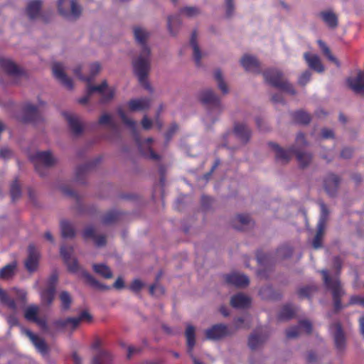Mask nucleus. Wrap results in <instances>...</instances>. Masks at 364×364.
I'll list each match as a JSON object with an SVG mask.
<instances>
[{
    "label": "nucleus",
    "instance_id": "nucleus-1",
    "mask_svg": "<svg viewBox=\"0 0 364 364\" xmlns=\"http://www.w3.org/2000/svg\"><path fill=\"white\" fill-rule=\"evenodd\" d=\"M134 36L139 48V53L132 60L133 70L139 82L146 89H150L146 78L151 70V51L148 43L150 33L144 28L135 27Z\"/></svg>",
    "mask_w": 364,
    "mask_h": 364
},
{
    "label": "nucleus",
    "instance_id": "nucleus-2",
    "mask_svg": "<svg viewBox=\"0 0 364 364\" xmlns=\"http://www.w3.org/2000/svg\"><path fill=\"white\" fill-rule=\"evenodd\" d=\"M321 273L323 275V280L326 287L332 294L336 311L341 310L343 308L341 298L345 294V291L338 279V272H336L333 276H330L326 270H321Z\"/></svg>",
    "mask_w": 364,
    "mask_h": 364
},
{
    "label": "nucleus",
    "instance_id": "nucleus-3",
    "mask_svg": "<svg viewBox=\"0 0 364 364\" xmlns=\"http://www.w3.org/2000/svg\"><path fill=\"white\" fill-rule=\"evenodd\" d=\"M198 99L209 109L208 115L206 117L207 120L210 119L215 122V119L211 116L212 112L219 114L224 109L220 97L212 89L207 88L199 92Z\"/></svg>",
    "mask_w": 364,
    "mask_h": 364
},
{
    "label": "nucleus",
    "instance_id": "nucleus-4",
    "mask_svg": "<svg viewBox=\"0 0 364 364\" xmlns=\"http://www.w3.org/2000/svg\"><path fill=\"white\" fill-rule=\"evenodd\" d=\"M266 82L272 86L277 87L291 95H296V92L293 85L284 77L283 73L277 69H269L263 73Z\"/></svg>",
    "mask_w": 364,
    "mask_h": 364
},
{
    "label": "nucleus",
    "instance_id": "nucleus-5",
    "mask_svg": "<svg viewBox=\"0 0 364 364\" xmlns=\"http://www.w3.org/2000/svg\"><path fill=\"white\" fill-rule=\"evenodd\" d=\"M59 13L65 18L75 20L82 13V7L76 0H58Z\"/></svg>",
    "mask_w": 364,
    "mask_h": 364
},
{
    "label": "nucleus",
    "instance_id": "nucleus-6",
    "mask_svg": "<svg viewBox=\"0 0 364 364\" xmlns=\"http://www.w3.org/2000/svg\"><path fill=\"white\" fill-rule=\"evenodd\" d=\"M58 276L55 272L48 278L45 289L40 291L41 302L44 305H50L55 298Z\"/></svg>",
    "mask_w": 364,
    "mask_h": 364
},
{
    "label": "nucleus",
    "instance_id": "nucleus-7",
    "mask_svg": "<svg viewBox=\"0 0 364 364\" xmlns=\"http://www.w3.org/2000/svg\"><path fill=\"white\" fill-rule=\"evenodd\" d=\"M292 254V250L289 246H283L279 248L276 253L275 257L270 255L258 253L257 259L258 263L262 266L269 265L272 263L273 260L283 259L289 257Z\"/></svg>",
    "mask_w": 364,
    "mask_h": 364
},
{
    "label": "nucleus",
    "instance_id": "nucleus-8",
    "mask_svg": "<svg viewBox=\"0 0 364 364\" xmlns=\"http://www.w3.org/2000/svg\"><path fill=\"white\" fill-rule=\"evenodd\" d=\"M100 64L97 62H95L90 64L86 67L77 65L74 68L73 73L80 80L86 81L87 82H90L92 79L100 73Z\"/></svg>",
    "mask_w": 364,
    "mask_h": 364
},
{
    "label": "nucleus",
    "instance_id": "nucleus-9",
    "mask_svg": "<svg viewBox=\"0 0 364 364\" xmlns=\"http://www.w3.org/2000/svg\"><path fill=\"white\" fill-rule=\"evenodd\" d=\"M341 182L340 176L328 173L323 180V187L326 194L331 198L337 197Z\"/></svg>",
    "mask_w": 364,
    "mask_h": 364
},
{
    "label": "nucleus",
    "instance_id": "nucleus-10",
    "mask_svg": "<svg viewBox=\"0 0 364 364\" xmlns=\"http://www.w3.org/2000/svg\"><path fill=\"white\" fill-rule=\"evenodd\" d=\"M22 113V121L24 122L36 124L43 120L40 107L30 102H26L23 105Z\"/></svg>",
    "mask_w": 364,
    "mask_h": 364
},
{
    "label": "nucleus",
    "instance_id": "nucleus-11",
    "mask_svg": "<svg viewBox=\"0 0 364 364\" xmlns=\"http://www.w3.org/2000/svg\"><path fill=\"white\" fill-rule=\"evenodd\" d=\"M36 169L40 175L43 173L40 171L41 166L51 167L57 163V159L53 156L50 151H38L32 157Z\"/></svg>",
    "mask_w": 364,
    "mask_h": 364
},
{
    "label": "nucleus",
    "instance_id": "nucleus-12",
    "mask_svg": "<svg viewBox=\"0 0 364 364\" xmlns=\"http://www.w3.org/2000/svg\"><path fill=\"white\" fill-rule=\"evenodd\" d=\"M65 69L66 68L63 63H55L52 67L53 74L63 86L68 90H72L73 88V80L66 75Z\"/></svg>",
    "mask_w": 364,
    "mask_h": 364
},
{
    "label": "nucleus",
    "instance_id": "nucleus-13",
    "mask_svg": "<svg viewBox=\"0 0 364 364\" xmlns=\"http://www.w3.org/2000/svg\"><path fill=\"white\" fill-rule=\"evenodd\" d=\"M231 333L228 326L225 324L218 323L205 331V337L208 340H220Z\"/></svg>",
    "mask_w": 364,
    "mask_h": 364
},
{
    "label": "nucleus",
    "instance_id": "nucleus-14",
    "mask_svg": "<svg viewBox=\"0 0 364 364\" xmlns=\"http://www.w3.org/2000/svg\"><path fill=\"white\" fill-rule=\"evenodd\" d=\"M73 252V249L72 247H67L63 245L60 249V255L67 264L69 271L76 272L79 269V266L77 260L71 257Z\"/></svg>",
    "mask_w": 364,
    "mask_h": 364
},
{
    "label": "nucleus",
    "instance_id": "nucleus-15",
    "mask_svg": "<svg viewBox=\"0 0 364 364\" xmlns=\"http://www.w3.org/2000/svg\"><path fill=\"white\" fill-rule=\"evenodd\" d=\"M233 134L241 144H246L250 139L252 132L245 124L237 123L234 126Z\"/></svg>",
    "mask_w": 364,
    "mask_h": 364
},
{
    "label": "nucleus",
    "instance_id": "nucleus-16",
    "mask_svg": "<svg viewBox=\"0 0 364 364\" xmlns=\"http://www.w3.org/2000/svg\"><path fill=\"white\" fill-rule=\"evenodd\" d=\"M330 331L333 336L336 348L339 350H343L346 345V338L341 324L339 323L332 324Z\"/></svg>",
    "mask_w": 364,
    "mask_h": 364
},
{
    "label": "nucleus",
    "instance_id": "nucleus-17",
    "mask_svg": "<svg viewBox=\"0 0 364 364\" xmlns=\"http://www.w3.org/2000/svg\"><path fill=\"white\" fill-rule=\"evenodd\" d=\"M269 145L274 151L276 161L278 163L285 164L289 161L291 153H294V151H292V148H291L289 150H284L282 148H281L278 144L274 142H270Z\"/></svg>",
    "mask_w": 364,
    "mask_h": 364
},
{
    "label": "nucleus",
    "instance_id": "nucleus-18",
    "mask_svg": "<svg viewBox=\"0 0 364 364\" xmlns=\"http://www.w3.org/2000/svg\"><path fill=\"white\" fill-rule=\"evenodd\" d=\"M347 83L355 93L364 95V72L359 71L355 77H349Z\"/></svg>",
    "mask_w": 364,
    "mask_h": 364
},
{
    "label": "nucleus",
    "instance_id": "nucleus-19",
    "mask_svg": "<svg viewBox=\"0 0 364 364\" xmlns=\"http://www.w3.org/2000/svg\"><path fill=\"white\" fill-rule=\"evenodd\" d=\"M28 258L25 262L26 268L29 272H33L36 269L40 257L39 252L36 247L31 244L28 247Z\"/></svg>",
    "mask_w": 364,
    "mask_h": 364
},
{
    "label": "nucleus",
    "instance_id": "nucleus-20",
    "mask_svg": "<svg viewBox=\"0 0 364 364\" xmlns=\"http://www.w3.org/2000/svg\"><path fill=\"white\" fill-rule=\"evenodd\" d=\"M225 281L228 284L237 287H245L250 283L249 278L245 274L239 272L227 274Z\"/></svg>",
    "mask_w": 364,
    "mask_h": 364
},
{
    "label": "nucleus",
    "instance_id": "nucleus-21",
    "mask_svg": "<svg viewBox=\"0 0 364 364\" xmlns=\"http://www.w3.org/2000/svg\"><path fill=\"white\" fill-rule=\"evenodd\" d=\"M78 325L79 319H77L75 317L58 319L52 323V326L58 331L67 328L75 329Z\"/></svg>",
    "mask_w": 364,
    "mask_h": 364
},
{
    "label": "nucleus",
    "instance_id": "nucleus-22",
    "mask_svg": "<svg viewBox=\"0 0 364 364\" xmlns=\"http://www.w3.org/2000/svg\"><path fill=\"white\" fill-rule=\"evenodd\" d=\"M240 63L245 70L252 73H259V63L255 57L245 55L241 58Z\"/></svg>",
    "mask_w": 364,
    "mask_h": 364
},
{
    "label": "nucleus",
    "instance_id": "nucleus-23",
    "mask_svg": "<svg viewBox=\"0 0 364 364\" xmlns=\"http://www.w3.org/2000/svg\"><path fill=\"white\" fill-rule=\"evenodd\" d=\"M251 299L245 294L239 293L232 296L230 304L235 309H245L250 306Z\"/></svg>",
    "mask_w": 364,
    "mask_h": 364
},
{
    "label": "nucleus",
    "instance_id": "nucleus-24",
    "mask_svg": "<svg viewBox=\"0 0 364 364\" xmlns=\"http://www.w3.org/2000/svg\"><path fill=\"white\" fill-rule=\"evenodd\" d=\"M304 58L310 68L320 73L324 71V67L317 55L305 53Z\"/></svg>",
    "mask_w": 364,
    "mask_h": 364
},
{
    "label": "nucleus",
    "instance_id": "nucleus-25",
    "mask_svg": "<svg viewBox=\"0 0 364 364\" xmlns=\"http://www.w3.org/2000/svg\"><path fill=\"white\" fill-rule=\"evenodd\" d=\"M63 116L73 134L77 135L82 133V125L77 116L69 112H64Z\"/></svg>",
    "mask_w": 364,
    "mask_h": 364
},
{
    "label": "nucleus",
    "instance_id": "nucleus-26",
    "mask_svg": "<svg viewBox=\"0 0 364 364\" xmlns=\"http://www.w3.org/2000/svg\"><path fill=\"white\" fill-rule=\"evenodd\" d=\"M190 45L193 49V56L197 66L201 64L202 58L204 53H202L197 41V33L193 31L191 34Z\"/></svg>",
    "mask_w": 364,
    "mask_h": 364
},
{
    "label": "nucleus",
    "instance_id": "nucleus-27",
    "mask_svg": "<svg viewBox=\"0 0 364 364\" xmlns=\"http://www.w3.org/2000/svg\"><path fill=\"white\" fill-rule=\"evenodd\" d=\"M129 108L131 111H142L149 108L151 101L149 98H140L131 100L128 102Z\"/></svg>",
    "mask_w": 364,
    "mask_h": 364
},
{
    "label": "nucleus",
    "instance_id": "nucleus-28",
    "mask_svg": "<svg viewBox=\"0 0 364 364\" xmlns=\"http://www.w3.org/2000/svg\"><path fill=\"white\" fill-rule=\"evenodd\" d=\"M73 358L75 364L81 363V359L76 353L73 354ZM110 360V356L107 352H100L93 358L92 364H109Z\"/></svg>",
    "mask_w": 364,
    "mask_h": 364
},
{
    "label": "nucleus",
    "instance_id": "nucleus-29",
    "mask_svg": "<svg viewBox=\"0 0 364 364\" xmlns=\"http://www.w3.org/2000/svg\"><path fill=\"white\" fill-rule=\"evenodd\" d=\"M267 336L255 332L252 333L248 339V346L252 350L258 349L267 340Z\"/></svg>",
    "mask_w": 364,
    "mask_h": 364
},
{
    "label": "nucleus",
    "instance_id": "nucleus-30",
    "mask_svg": "<svg viewBox=\"0 0 364 364\" xmlns=\"http://www.w3.org/2000/svg\"><path fill=\"white\" fill-rule=\"evenodd\" d=\"M292 151L295 154L299 165L305 168L308 166L312 161V154L309 152L302 151L296 147H292Z\"/></svg>",
    "mask_w": 364,
    "mask_h": 364
},
{
    "label": "nucleus",
    "instance_id": "nucleus-31",
    "mask_svg": "<svg viewBox=\"0 0 364 364\" xmlns=\"http://www.w3.org/2000/svg\"><path fill=\"white\" fill-rule=\"evenodd\" d=\"M213 79L223 95H227L229 92L228 86L225 81L223 74L220 69H215L213 73Z\"/></svg>",
    "mask_w": 364,
    "mask_h": 364
},
{
    "label": "nucleus",
    "instance_id": "nucleus-32",
    "mask_svg": "<svg viewBox=\"0 0 364 364\" xmlns=\"http://www.w3.org/2000/svg\"><path fill=\"white\" fill-rule=\"evenodd\" d=\"M3 69L9 75L18 76L21 75V69L9 59H4L1 62Z\"/></svg>",
    "mask_w": 364,
    "mask_h": 364
},
{
    "label": "nucleus",
    "instance_id": "nucleus-33",
    "mask_svg": "<svg viewBox=\"0 0 364 364\" xmlns=\"http://www.w3.org/2000/svg\"><path fill=\"white\" fill-rule=\"evenodd\" d=\"M26 335L29 338L31 341L35 346V347L41 352L46 353V344L43 339L39 338L36 335L33 334L29 330H24Z\"/></svg>",
    "mask_w": 364,
    "mask_h": 364
},
{
    "label": "nucleus",
    "instance_id": "nucleus-34",
    "mask_svg": "<svg viewBox=\"0 0 364 364\" xmlns=\"http://www.w3.org/2000/svg\"><path fill=\"white\" fill-rule=\"evenodd\" d=\"M41 7L40 0H33L28 4L26 13L30 19H35L39 16Z\"/></svg>",
    "mask_w": 364,
    "mask_h": 364
},
{
    "label": "nucleus",
    "instance_id": "nucleus-35",
    "mask_svg": "<svg viewBox=\"0 0 364 364\" xmlns=\"http://www.w3.org/2000/svg\"><path fill=\"white\" fill-rule=\"evenodd\" d=\"M320 16L323 21L331 28H335L338 26V18L336 15L331 11H323L320 13Z\"/></svg>",
    "mask_w": 364,
    "mask_h": 364
},
{
    "label": "nucleus",
    "instance_id": "nucleus-36",
    "mask_svg": "<svg viewBox=\"0 0 364 364\" xmlns=\"http://www.w3.org/2000/svg\"><path fill=\"white\" fill-rule=\"evenodd\" d=\"M93 271L105 279H111L113 277L112 272L109 267L106 264H94L92 265Z\"/></svg>",
    "mask_w": 364,
    "mask_h": 364
},
{
    "label": "nucleus",
    "instance_id": "nucleus-37",
    "mask_svg": "<svg viewBox=\"0 0 364 364\" xmlns=\"http://www.w3.org/2000/svg\"><path fill=\"white\" fill-rule=\"evenodd\" d=\"M317 43L319 46V48H321L322 53H323V55H325L326 56V58L328 59V60H330L331 62L334 63L338 68H339L341 65L340 62L331 53V51L330 48L328 47V46L321 40H318Z\"/></svg>",
    "mask_w": 364,
    "mask_h": 364
},
{
    "label": "nucleus",
    "instance_id": "nucleus-38",
    "mask_svg": "<svg viewBox=\"0 0 364 364\" xmlns=\"http://www.w3.org/2000/svg\"><path fill=\"white\" fill-rule=\"evenodd\" d=\"M98 122L101 125H107L114 132H117L118 130V126L110 114H102L99 118Z\"/></svg>",
    "mask_w": 364,
    "mask_h": 364
},
{
    "label": "nucleus",
    "instance_id": "nucleus-39",
    "mask_svg": "<svg viewBox=\"0 0 364 364\" xmlns=\"http://www.w3.org/2000/svg\"><path fill=\"white\" fill-rule=\"evenodd\" d=\"M185 335L187 340V346L188 348V353L192 352L193 348L196 343V335H195V328L192 325H188Z\"/></svg>",
    "mask_w": 364,
    "mask_h": 364
},
{
    "label": "nucleus",
    "instance_id": "nucleus-40",
    "mask_svg": "<svg viewBox=\"0 0 364 364\" xmlns=\"http://www.w3.org/2000/svg\"><path fill=\"white\" fill-rule=\"evenodd\" d=\"M60 230L62 237L64 238H73L75 235V231L73 225L68 221H62L60 223Z\"/></svg>",
    "mask_w": 364,
    "mask_h": 364
},
{
    "label": "nucleus",
    "instance_id": "nucleus-41",
    "mask_svg": "<svg viewBox=\"0 0 364 364\" xmlns=\"http://www.w3.org/2000/svg\"><path fill=\"white\" fill-rule=\"evenodd\" d=\"M318 205L321 209V215L317 226L326 228V224L330 214V211L327 205L323 201L320 200L318 202Z\"/></svg>",
    "mask_w": 364,
    "mask_h": 364
},
{
    "label": "nucleus",
    "instance_id": "nucleus-42",
    "mask_svg": "<svg viewBox=\"0 0 364 364\" xmlns=\"http://www.w3.org/2000/svg\"><path fill=\"white\" fill-rule=\"evenodd\" d=\"M154 141V139L152 138H147L145 141H144V144H139L140 146V149L142 152V154L147 158L150 159H152V160H154V161H158L160 159V156L157 154H156L150 147H147V151H144V148L143 146H145V145H149V144H151L152 141Z\"/></svg>",
    "mask_w": 364,
    "mask_h": 364
},
{
    "label": "nucleus",
    "instance_id": "nucleus-43",
    "mask_svg": "<svg viewBox=\"0 0 364 364\" xmlns=\"http://www.w3.org/2000/svg\"><path fill=\"white\" fill-rule=\"evenodd\" d=\"M117 113L119 116L120 117L121 119L124 122V124H126L129 129L134 134L136 132V123L135 121L132 120V119H129L127 117L124 112L122 108L117 109Z\"/></svg>",
    "mask_w": 364,
    "mask_h": 364
},
{
    "label": "nucleus",
    "instance_id": "nucleus-44",
    "mask_svg": "<svg viewBox=\"0 0 364 364\" xmlns=\"http://www.w3.org/2000/svg\"><path fill=\"white\" fill-rule=\"evenodd\" d=\"M82 277L85 278L86 282L92 287L97 289H108V287L100 283L93 276L87 272H82Z\"/></svg>",
    "mask_w": 364,
    "mask_h": 364
},
{
    "label": "nucleus",
    "instance_id": "nucleus-45",
    "mask_svg": "<svg viewBox=\"0 0 364 364\" xmlns=\"http://www.w3.org/2000/svg\"><path fill=\"white\" fill-rule=\"evenodd\" d=\"M107 82L102 81L99 85H92L90 82H87V92L88 95H92L94 92H97L102 95L103 92L107 89Z\"/></svg>",
    "mask_w": 364,
    "mask_h": 364
},
{
    "label": "nucleus",
    "instance_id": "nucleus-46",
    "mask_svg": "<svg viewBox=\"0 0 364 364\" xmlns=\"http://www.w3.org/2000/svg\"><path fill=\"white\" fill-rule=\"evenodd\" d=\"M38 307L36 305H30L28 306L24 313L25 318L29 321L34 322L38 317Z\"/></svg>",
    "mask_w": 364,
    "mask_h": 364
},
{
    "label": "nucleus",
    "instance_id": "nucleus-47",
    "mask_svg": "<svg viewBox=\"0 0 364 364\" xmlns=\"http://www.w3.org/2000/svg\"><path fill=\"white\" fill-rule=\"evenodd\" d=\"M59 298L61 302L62 309L63 311L68 310L73 301L70 294L68 291H63L60 294Z\"/></svg>",
    "mask_w": 364,
    "mask_h": 364
},
{
    "label": "nucleus",
    "instance_id": "nucleus-48",
    "mask_svg": "<svg viewBox=\"0 0 364 364\" xmlns=\"http://www.w3.org/2000/svg\"><path fill=\"white\" fill-rule=\"evenodd\" d=\"M294 119L299 124H306L310 122L311 117L307 112L299 110L294 114Z\"/></svg>",
    "mask_w": 364,
    "mask_h": 364
},
{
    "label": "nucleus",
    "instance_id": "nucleus-49",
    "mask_svg": "<svg viewBox=\"0 0 364 364\" xmlns=\"http://www.w3.org/2000/svg\"><path fill=\"white\" fill-rule=\"evenodd\" d=\"M180 14L188 18H193L198 16L200 11L196 6H186L180 9Z\"/></svg>",
    "mask_w": 364,
    "mask_h": 364
},
{
    "label": "nucleus",
    "instance_id": "nucleus-50",
    "mask_svg": "<svg viewBox=\"0 0 364 364\" xmlns=\"http://www.w3.org/2000/svg\"><path fill=\"white\" fill-rule=\"evenodd\" d=\"M16 267V264L13 262L9 264L0 269V278L9 279L14 274V270Z\"/></svg>",
    "mask_w": 364,
    "mask_h": 364
},
{
    "label": "nucleus",
    "instance_id": "nucleus-51",
    "mask_svg": "<svg viewBox=\"0 0 364 364\" xmlns=\"http://www.w3.org/2000/svg\"><path fill=\"white\" fill-rule=\"evenodd\" d=\"M10 193L12 200L18 199L21 196V189L17 179H15L11 184Z\"/></svg>",
    "mask_w": 364,
    "mask_h": 364
},
{
    "label": "nucleus",
    "instance_id": "nucleus-52",
    "mask_svg": "<svg viewBox=\"0 0 364 364\" xmlns=\"http://www.w3.org/2000/svg\"><path fill=\"white\" fill-rule=\"evenodd\" d=\"M295 314L294 309L289 305L284 306L279 314L280 320L291 319Z\"/></svg>",
    "mask_w": 364,
    "mask_h": 364
},
{
    "label": "nucleus",
    "instance_id": "nucleus-53",
    "mask_svg": "<svg viewBox=\"0 0 364 364\" xmlns=\"http://www.w3.org/2000/svg\"><path fill=\"white\" fill-rule=\"evenodd\" d=\"M325 228L317 226L316 234L313 240L312 245L314 249H318L322 246V237L324 234Z\"/></svg>",
    "mask_w": 364,
    "mask_h": 364
},
{
    "label": "nucleus",
    "instance_id": "nucleus-54",
    "mask_svg": "<svg viewBox=\"0 0 364 364\" xmlns=\"http://www.w3.org/2000/svg\"><path fill=\"white\" fill-rule=\"evenodd\" d=\"M0 301L1 302L6 304L9 308H10L12 310L16 309V304L14 299H10L7 294L0 288Z\"/></svg>",
    "mask_w": 364,
    "mask_h": 364
},
{
    "label": "nucleus",
    "instance_id": "nucleus-55",
    "mask_svg": "<svg viewBox=\"0 0 364 364\" xmlns=\"http://www.w3.org/2000/svg\"><path fill=\"white\" fill-rule=\"evenodd\" d=\"M114 93H115L114 89L112 87H109L107 86V89L106 90V91H105L103 92L102 95L101 96L100 102L102 104H105V103H107V102L111 101L114 96Z\"/></svg>",
    "mask_w": 364,
    "mask_h": 364
},
{
    "label": "nucleus",
    "instance_id": "nucleus-56",
    "mask_svg": "<svg viewBox=\"0 0 364 364\" xmlns=\"http://www.w3.org/2000/svg\"><path fill=\"white\" fill-rule=\"evenodd\" d=\"M225 15L228 18L233 16L235 12L234 0H225Z\"/></svg>",
    "mask_w": 364,
    "mask_h": 364
},
{
    "label": "nucleus",
    "instance_id": "nucleus-57",
    "mask_svg": "<svg viewBox=\"0 0 364 364\" xmlns=\"http://www.w3.org/2000/svg\"><path fill=\"white\" fill-rule=\"evenodd\" d=\"M117 218L118 214L116 212H109L103 217L102 223L109 225L114 222Z\"/></svg>",
    "mask_w": 364,
    "mask_h": 364
},
{
    "label": "nucleus",
    "instance_id": "nucleus-58",
    "mask_svg": "<svg viewBox=\"0 0 364 364\" xmlns=\"http://www.w3.org/2000/svg\"><path fill=\"white\" fill-rule=\"evenodd\" d=\"M300 334V328L298 326L289 328L286 331V336L288 338H295Z\"/></svg>",
    "mask_w": 364,
    "mask_h": 364
},
{
    "label": "nucleus",
    "instance_id": "nucleus-59",
    "mask_svg": "<svg viewBox=\"0 0 364 364\" xmlns=\"http://www.w3.org/2000/svg\"><path fill=\"white\" fill-rule=\"evenodd\" d=\"M311 77V73L309 70L304 72L299 78L298 82L299 85L304 86L310 80Z\"/></svg>",
    "mask_w": 364,
    "mask_h": 364
},
{
    "label": "nucleus",
    "instance_id": "nucleus-60",
    "mask_svg": "<svg viewBox=\"0 0 364 364\" xmlns=\"http://www.w3.org/2000/svg\"><path fill=\"white\" fill-rule=\"evenodd\" d=\"M178 23H179V19L177 16H171L168 18V27L171 34L176 35V32L174 31L173 26Z\"/></svg>",
    "mask_w": 364,
    "mask_h": 364
},
{
    "label": "nucleus",
    "instance_id": "nucleus-61",
    "mask_svg": "<svg viewBox=\"0 0 364 364\" xmlns=\"http://www.w3.org/2000/svg\"><path fill=\"white\" fill-rule=\"evenodd\" d=\"M299 326L300 329L303 328L308 333H310L311 332V323L308 320H301L299 322Z\"/></svg>",
    "mask_w": 364,
    "mask_h": 364
},
{
    "label": "nucleus",
    "instance_id": "nucleus-62",
    "mask_svg": "<svg viewBox=\"0 0 364 364\" xmlns=\"http://www.w3.org/2000/svg\"><path fill=\"white\" fill-rule=\"evenodd\" d=\"M178 125L176 123H173L170 126L167 132L166 133L165 137H166V141H169L171 139V138L172 137V136L178 131Z\"/></svg>",
    "mask_w": 364,
    "mask_h": 364
},
{
    "label": "nucleus",
    "instance_id": "nucleus-63",
    "mask_svg": "<svg viewBox=\"0 0 364 364\" xmlns=\"http://www.w3.org/2000/svg\"><path fill=\"white\" fill-rule=\"evenodd\" d=\"M95 236H96V235L95 232V230L92 226H88L85 229V230L83 232V237L84 238L94 239V238H95Z\"/></svg>",
    "mask_w": 364,
    "mask_h": 364
},
{
    "label": "nucleus",
    "instance_id": "nucleus-64",
    "mask_svg": "<svg viewBox=\"0 0 364 364\" xmlns=\"http://www.w3.org/2000/svg\"><path fill=\"white\" fill-rule=\"evenodd\" d=\"M143 287L142 282L139 279H135L131 284L129 288L134 292H138L141 290Z\"/></svg>",
    "mask_w": 364,
    "mask_h": 364
}]
</instances>
